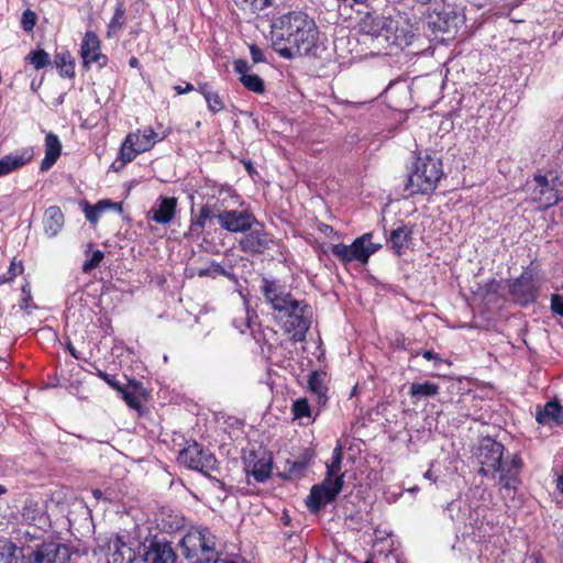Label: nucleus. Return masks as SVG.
Here are the masks:
<instances>
[{"label": "nucleus", "mask_w": 563, "mask_h": 563, "mask_svg": "<svg viewBox=\"0 0 563 563\" xmlns=\"http://www.w3.org/2000/svg\"><path fill=\"white\" fill-rule=\"evenodd\" d=\"M125 400L126 402L131 406V407H134V399L132 397H130L129 395L125 396Z\"/></svg>", "instance_id": "obj_59"}, {"label": "nucleus", "mask_w": 563, "mask_h": 563, "mask_svg": "<svg viewBox=\"0 0 563 563\" xmlns=\"http://www.w3.org/2000/svg\"><path fill=\"white\" fill-rule=\"evenodd\" d=\"M463 19L453 10L442 11L430 16L429 24L432 26L434 32L443 34H454Z\"/></svg>", "instance_id": "obj_25"}, {"label": "nucleus", "mask_w": 563, "mask_h": 563, "mask_svg": "<svg viewBox=\"0 0 563 563\" xmlns=\"http://www.w3.org/2000/svg\"><path fill=\"white\" fill-rule=\"evenodd\" d=\"M499 289V283L492 278L486 280L483 285L479 286V291L484 297L496 294Z\"/></svg>", "instance_id": "obj_48"}, {"label": "nucleus", "mask_w": 563, "mask_h": 563, "mask_svg": "<svg viewBox=\"0 0 563 563\" xmlns=\"http://www.w3.org/2000/svg\"><path fill=\"white\" fill-rule=\"evenodd\" d=\"M255 317L251 314L250 310H245V317L242 322H240L238 319L233 320V325L241 332L245 333L247 329L252 330V325L254 323Z\"/></svg>", "instance_id": "obj_46"}, {"label": "nucleus", "mask_w": 563, "mask_h": 563, "mask_svg": "<svg viewBox=\"0 0 563 563\" xmlns=\"http://www.w3.org/2000/svg\"><path fill=\"white\" fill-rule=\"evenodd\" d=\"M196 274L199 277H210L214 279L219 276H223L230 280H236L235 274L232 272V269H227L224 266L217 262H211L206 267L199 268Z\"/></svg>", "instance_id": "obj_34"}, {"label": "nucleus", "mask_w": 563, "mask_h": 563, "mask_svg": "<svg viewBox=\"0 0 563 563\" xmlns=\"http://www.w3.org/2000/svg\"><path fill=\"white\" fill-rule=\"evenodd\" d=\"M364 563H373V560L368 559L367 561H365Z\"/></svg>", "instance_id": "obj_63"}, {"label": "nucleus", "mask_w": 563, "mask_h": 563, "mask_svg": "<svg viewBox=\"0 0 563 563\" xmlns=\"http://www.w3.org/2000/svg\"><path fill=\"white\" fill-rule=\"evenodd\" d=\"M21 24L24 31L31 32L36 24V14L27 9L22 13Z\"/></svg>", "instance_id": "obj_45"}, {"label": "nucleus", "mask_w": 563, "mask_h": 563, "mask_svg": "<svg viewBox=\"0 0 563 563\" xmlns=\"http://www.w3.org/2000/svg\"><path fill=\"white\" fill-rule=\"evenodd\" d=\"M170 130L167 129L162 132H156L152 128L137 130L126 135L120 148V159L122 165L132 162L136 155L150 151L157 142L163 141L169 134Z\"/></svg>", "instance_id": "obj_10"}, {"label": "nucleus", "mask_w": 563, "mask_h": 563, "mask_svg": "<svg viewBox=\"0 0 563 563\" xmlns=\"http://www.w3.org/2000/svg\"><path fill=\"white\" fill-rule=\"evenodd\" d=\"M179 463L190 470L207 473L216 467L217 460L213 454L202 449L197 442L187 444L178 455Z\"/></svg>", "instance_id": "obj_14"}, {"label": "nucleus", "mask_w": 563, "mask_h": 563, "mask_svg": "<svg viewBox=\"0 0 563 563\" xmlns=\"http://www.w3.org/2000/svg\"><path fill=\"white\" fill-rule=\"evenodd\" d=\"M550 308L554 314L563 318V295L553 294L551 296Z\"/></svg>", "instance_id": "obj_49"}, {"label": "nucleus", "mask_w": 563, "mask_h": 563, "mask_svg": "<svg viewBox=\"0 0 563 563\" xmlns=\"http://www.w3.org/2000/svg\"><path fill=\"white\" fill-rule=\"evenodd\" d=\"M124 14H125V11H124L122 4H118L114 9V14L111 18V20L107 26L108 37H112V36L117 35L119 31H121V29L124 25V21H125Z\"/></svg>", "instance_id": "obj_38"}, {"label": "nucleus", "mask_w": 563, "mask_h": 563, "mask_svg": "<svg viewBox=\"0 0 563 563\" xmlns=\"http://www.w3.org/2000/svg\"><path fill=\"white\" fill-rule=\"evenodd\" d=\"M262 291L274 311L280 328L290 334L294 342L303 341L310 328L312 310L302 300L296 299L277 280L264 278Z\"/></svg>", "instance_id": "obj_3"}, {"label": "nucleus", "mask_w": 563, "mask_h": 563, "mask_svg": "<svg viewBox=\"0 0 563 563\" xmlns=\"http://www.w3.org/2000/svg\"><path fill=\"white\" fill-rule=\"evenodd\" d=\"M25 59L34 66L35 69L44 68L49 65V55L44 49L32 51Z\"/></svg>", "instance_id": "obj_40"}, {"label": "nucleus", "mask_w": 563, "mask_h": 563, "mask_svg": "<svg viewBox=\"0 0 563 563\" xmlns=\"http://www.w3.org/2000/svg\"><path fill=\"white\" fill-rule=\"evenodd\" d=\"M80 55L86 67L92 63L103 67L108 62L107 56L101 54L100 40L92 31H87L85 34L80 45Z\"/></svg>", "instance_id": "obj_19"}, {"label": "nucleus", "mask_w": 563, "mask_h": 563, "mask_svg": "<svg viewBox=\"0 0 563 563\" xmlns=\"http://www.w3.org/2000/svg\"><path fill=\"white\" fill-rule=\"evenodd\" d=\"M0 563H21L16 549L12 545H5L0 549Z\"/></svg>", "instance_id": "obj_44"}, {"label": "nucleus", "mask_w": 563, "mask_h": 563, "mask_svg": "<svg viewBox=\"0 0 563 563\" xmlns=\"http://www.w3.org/2000/svg\"><path fill=\"white\" fill-rule=\"evenodd\" d=\"M54 65L63 78L75 76V62L69 52L57 53L54 57Z\"/></svg>", "instance_id": "obj_33"}, {"label": "nucleus", "mask_w": 563, "mask_h": 563, "mask_svg": "<svg viewBox=\"0 0 563 563\" xmlns=\"http://www.w3.org/2000/svg\"><path fill=\"white\" fill-rule=\"evenodd\" d=\"M115 203L109 201V200H101L96 206H89L87 205L84 212L86 216V219L90 223H97L100 219V216L103 211L110 208H114Z\"/></svg>", "instance_id": "obj_37"}, {"label": "nucleus", "mask_w": 563, "mask_h": 563, "mask_svg": "<svg viewBox=\"0 0 563 563\" xmlns=\"http://www.w3.org/2000/svg\"><path fill=\"white\" fill-rule=\"evenodd\" d=\"M44 530H37L35 527H29L26 529L20 528L18 530V542L21 544L20 554L30 552L31 549H34V544L38 542H43L41 540L42 532Z\"/></svg>", "instance_id": "obj_30"}, {"label": "nucleus", "mask_w": 563, "mask_h": 563, "mask_svg": "<svg viewBox=\"0 0 563 563\" xmlns=\"http://www.w3.org/2000/svg\"><path fill=\"white\" fill-rule=\"evenodd\" d=\"M177 555L172 544L164 540H153L145 548L144 563H176Z\"/></svg>", "instance_id": "obj_20"}, {"label": "nucleus", "mask_w": 563, "mask_h": 563, "mask_svg": "<svg viewBox=\"0 0 563 563\" xmlns=\"http://www.w3.org/2000/svg\"><path fill=\"white\" fill-rule=\"evenodd\" d=\"M174 89L176 90V92L178 95H183V93L192 91L195 89V87H194V85L187 82L185 86L177 85V86L174 87Z\"/></svg>", "instance_id": "obj_54"}, {"label": "nucleus", "mask_w": 563, "mask_h": 563, "mask_svg": "<svg viewBox=\"0 0 563 563\" xmlns=\"http://www.w3.org/2000/svg\"><path fill=\"white\" fill-rule=\"evenodd\" d=\"M45 156L41 162V172L49 170L62 153V143L56 134L48 132L45 136Z\"/></svg>", "instance_id": "obj_26"}, {"label": "nucleus", "mask_w": 563, "mask_h": 563, "mask_svg": "<svg viewBox=\"0 0 563 563\" xmlns=\"http://www.w3.org/2000/svg\"><path fill=\"white\" fill-rule=\"evenodd\" d=\"M308 388L310 393L316 396L318 402L320 405L325 404L327 401V387L323 383V379L320 374L313 372L310 374L308 379Z\"/></svg>", "instance_id": "obj_36"}, {"label": "nucleus", "mask_w": 563, "mask_h": 563, "mask_svg": "<svg viewBox=\"0 0 563 563\" xmlns=\"http://www.w3.org/2000/svg\"><path fill=\"white\" fill-rule=\"evenodd\" d=\"M13 278L11 277V275L9 273H4V274H1L0 275V285H3L5 283H9L10 280H12Z\"/></svg>", "instance_id": "obj_56"}, {"label": "nucleus", "mask_w": 563, "mask_h": 563, "mask_svg": "<svg viewBox=\"0 0 563 563\" xmlns=\"http://www.w3.org/2000/svg\"><path fill=\"white\" fill-rule=\"evenodd\" d=\"M181 554L189 563H210L217 558L216 537L208 528H192L180 541Z\"/></svg>", "instance_id": "obj_8"}, {"label": "nucleus", "mask_w": 563, "mask_h": 563, "mask_svg": "<svg viewBox=\"0 0 563 563\" xmlns=\"http://www.w3.org/2000/svg\"><path fill=\"white\" fill-rule=\"evenodd\" d=\"M443 175L442 162L429 154L419 155L409 169L405 191L408 196L432 192Z\"/></svg>", "instance_id": "obj_7"}, {"label": "nucleus", "mask_w": 563, "mask_h": 563, "mask_svg": "<svg viewBox=\"0 0 563 563\" xmlns=\"http://www.w3.org/2000/svg\"><path fill=\"white\" fill-rule=\"evenodd\" d=\"M22 294L23 297L20 301V308L30 314L32 310L35 308V305L32 302V297L30 289H27V285H24L22 287Z\"/></svg>", "instance_id": "obj_47"}, {"label": "nucleus", "mask_w": 563, "mask_h": 563, "mask_svg": "<svg viewBox=\"0 0 563 563\" xmlns=\"http://www.w3.org/2000/svg\"><path fill=\"white\" fill-rule=\"evenodd\" d=\"M364 43L372 45L378 54L393 55L411 45L418 36V29L409 19L365 14L360 22Z\"/></svg>", "instance_id": "obj_2"}, {"label": "nucleus", "mask_w": 563, "mask_h": 563, "mask_svg": "<svg viewBox=\"0 0 563 563\" xmlns=\"http://www.w3.org/2000/svg\"><path fill=\"white\" fill-rule=\"evenodd\" d=\"M234 3L244 11L257 13L272 4V0H234Z\"/></svg>", "instance_id": "obj_39"}, {"label": "nucleus", "mask_w": 563, "mask_h": 563, "mask_svg": "<svg viewBox=\"0 0 563 563\" xmlns=\"http://www.w3.org/2000/svg\"><path fill=\"white\" fill-rule=\"evenodd\" d=\"M197 90L203 96L209 111L218 113L224 109V103L221 97L208 82L199 84Z\"/></svg>", "instance_id": "obj_31"}, {"label": "nucleus", "mask_w": 563, "mask_h": 563, "mask_svg": "<svg viewBox=\"0 0 563 563\" xmlns=\"http://www.w3.org/2000/svg\"><path fill=\"white\" fill-rule=\"evenodd\" d=\"M7 493V488L3 485H0V495H3Z\"/></svg>", "instance_id": "obj_61"}, {"label": "nucleus", "mask_w": 563, "mask_h": 563, "mask_svg": "<svg viewBox=\"0 0 563 563\" xmlns=\"http://www.w3.org/2000/svg\"><path fill=\"white\" fill-rule=\"evenodd\" d=\"M424 477L428 479H432V472L429 470L424 473Z\"/></svg>", "instance_id": "obj_60"}, {"label": "nucleus", "mask_w": 563, "mask_h": 563, "mask_svg": "<svg viewBox=\"0 0 563 563\" xmlns=\"http://www.w3.org/2000/svg\"><path fill=\"white\" fill-rule=\"evenodd\" d=\"M541 286V277L533 268L528 266L519 277L511 282L509 294L516 303L527 307L538 299Z\"/></svg>", "instance_id": "obj_11"}, {"label": "nucleus", "mask_w": 563, "mask_h": 563, "mask_svg": "<svg viewBox=\"0 0 563 563\" xmlns=\"http://www.w3.org/2000/svg\"><path fill=\"white\" fill-rule=\"evenodd\" d=\"M98 376L103 379L106 383H108L110 386L112 387H118L117 384H115V379L113 376L107 374L106 372H102V371H98Z\"/></svg>", "instance_id": "obj_53"}, {"label": "nucleus", "mask_w": 563, "mask_h": 563, "mask_svg": "<svg viewBox=\"0 0 563 563\" xmlns=\"http://www.w3.org/2000/svg\"><path fill=\"white\" fill-rule=\"evenodd\" d=\"M108 551V563H133L135 559L134 550L119 534L109 539Z\"/></svg>", "instance_id": "obj_22"}, {"label": "nucleus", "mask_w": 563, "mask_h": 563, "mask_svg": "<svg viewBox=\"0 0 563 563\" xmlns=\"http://www.w3.org/2000/svg\"><path fill=\"white\" fill-rule=\"evenodd\" d=\"M103 257L104 253L102 251H93L91 256L84 262L81 267L82 272L87 274L90 273L92 269L97 268L100 265Z\"/></svg>", "instance_id": "obj_43"}, {"label": "nucleus", "mask_w": 563, "mask_h": 563, "mask_svg": "<svg viewBox=\"0 0 563 563\" xmlns=\"http://www.w3.org/2000/svg\"><path fill=\"white\" fill-rule=\"evenodd\" d=\"M64 213L57 206L48 207L44 212L43 229L47 238H55L64 227Z\"/></svg>", "instance_id": "obj_27"}, {"label": "nucleus", "mask_w": 563, "mask_h": 563, "mask_svg": "<svg viewBox=\"0 0 563 563\" xmlns=\"http://www.w3.org/2000/svg\"><path fill=\"white\" fill-rule=\"evenodd\" d=\"M342 446L338 444L333 452L332 459L325 464V477L320 484L311 487L306 499L308 509L318 514L324 506L335 500L344 485V474L342 473Z\"/></svg>", "instance_id": "obj_5"}, {"label": "nucleus", "mask_w": 563, "mask_h": 563, "mask_svg": "<svg viewBox=\"0 0 563 563\" xmlns=\"http://www.w3.org/2000/svg\"><path fill=\"white\" fill-rule=\"evenodd\" d=\"M307 462L296 460V461H287L286 472L288 477L290 478H300L305 475V471L307 468Z\"/></svg>", "instance_id": "obj_41"}, {"label": "nucleus", "mask_w": 563, "mask_h": 563, "mask_svg": "<svg viewBox=\"0 0 563 563\" xmlns=\"http://www.w3.org/2000/svg\"><path fill=\"white\" fill-rule=\"evenodd\" d=\"M250 53H251L252 60L254 63L257 64V63H262V62L265 60L264 53H263V51L258 46L251 45L250 46Z\"/></svg>", "instance_id": "obj_50"}, {"label": "nucleus", "mask_w": 563, "mask_h": 563, "mask_svg": "<svg viewBox=\"0 0 563 563\" xmlns=\"http://www.w3.org/2000/svg\"><path fill=\"white\" fill-rule=\"evenodd\" d=\"M411 235V230L402 225L394 230L390 234V244L395 253L400 255L407 247Z\"/></svg>", "instance_id": "obj_35"}, {"label": "nucleus", "mask_w": 563, "mask_h": 563, "mask_svg": "<svg viewBox=\"0 0 563 563\" xmlns=\"http://www.w3.org/2000/svg\"><path fill=\"white\" fill-rule=\"evenodd\" d=\"M22 558L25 563H69L70 551L67 545L54 541L38 542Z\"/></svg>", "instance_id": "obj_13"}, {"label": "nucleus", "mask_w": 563, "mask_h": 563, "mask_svg": "<svg viewBox=\"0 0 563 563\" xmlns=\"http://www.w3.org/2000/svg\"><path fill=\"white\" fill-rule=\"evenodd\" d=\"M220 210L216 208V206H211L210 203H205L200 210L199 214L196 219H191L189 232L192 235L199 236L205 229L207 221L211 219L218 220V212Z\"/></svg>", "instance_id": "obj_29"}, {"label": "nucleus", "mask_w": 563, "mask_h": 563, "mask_svg": "<svg viewBox=\"0 0 563 563\" xmlns=\"http://www.w3.org/2000/svg\"><path fill=\"white\" fill-rule=\"evenodd\" d=\"M34 156L33 148L26 147L10 153L0 158V177L23 167L32 161Z\"/></svg>", "instance_id": "obj_24"}, {"label": "nucleus", "mask_w": 563, "mask_h": 563, "mask_svg": "<svg viewBox=\"0 0 563 563\" xmlns=\"http://www.w3.org/2000/svg\"><path fill=\"white\" fill-rule=\"evenodd\" d=\"M93 495H95L96 497H99V495H101V492H100V490H95V492H93Z\"/></svg>", "instance_id": "obj_62"}, {"label": "nucleus", "mask_w": 563, "mask_h": 563, "mask_svg": "<svg viewBox=\"0 0 563 563\" xmlns=\"http://www.w3.org/2000/svg\"><path fill=\"white\" fill-rule=\"evenodd\" d=\"M556 487L563 494V473L558 478Z\"/></svg>", "instance_id": "obj_58"}, {"label": "nucleus", "mask_w": 563, "mask_h": 563, "mask_svg": "<svg viewBox=\"0 0 563 563\" xmlns=\"http://www.w3.org/2000/svg\"><path fill=\"white\" fill-rule=\"evenodd\" d=\"M20 525L45 530L49 526V517L38 501L27 499L21 509Z\"/></svg>", "instance_id": "obj_18"}, {"label": "nucleus", "mask_w": 563, "mask_h": 563, "mask_svg": "<svg viewBox=\"0 0 563 563\" xmlns=\"http://www.w3.org/2000/svg\"><path fill=\"white\" fill-rule=\"evenodd\" d=\"M245 472L257 483L266 482L273 470V455L265 450L251 451L244 459Z\"/></svg>", "instance_id": "obj_16"}, {"label": "nucleus", "mask_w": 563, "mask_h": 563, "mask_svg": "<svg viewBox=\"0 0 563 563\" xmlns=\"http://www.w3.org/2000/svg\"><path fill=\"white\" fill-rule=\"evenodd\" d=\"M319 29L303 11H290L272 23V42L275 51L286 59L313 54L318 47Z\"/></svg>", "instance_id": "obj_1"}, {"label": "nucleus", "mask_w": 563, "mask_h": 563, "mask_svg": "<svg viewBox=\"0 0 563 563\" xmlns=\"http://www.w3.org/2000/svg\"><path fill=\"white\" fill-rule=\"evenodd\" d=\"M485 510L482 507H473L465 498H457L448 504L445 514L452 520L457 532L473 536L477 541H484L494 529L484 519Z\"/></svg>", "instance_id": "obj_6"}, {"label": "nucleus", "mask_w": 563, "mask_h": 563, "mask_svg": "<svg viewBox=\"0 0 563 563\" xmlns=\"http://www.w3.org/2000/svg\"><path fill=\"white\" fill-rule=\"evenodd\" d=\"M372 233H365L355 239L351 245L343 243L333 244L331 247L332 254L343 263L358 261L366 264L372 254L379 247V244L372 243Z\"/></svg>", "instance_id": "obj_12"}, {"label": "nucleus", "mask_w": 563, "mask_h": 563, "mask_svg": "<svg viewBox=\"0 0 563 563\" xmlns=\"http://www.w3.org/2000/svg\"><path fill=\"white\" fill-rule=\"evenodd\" d=\"M536 419L540 424H563V407L556 400L548 401Z\"/></svg>", "instance_id": "obj_28"}, {"label": "nucleus", "mask_w": 563, "mask_h": 563, "mask_svg": "<svg viewBox=\"0 0 563 563\" xmlns=\"http://www.w3.org/2000/svg\"><path fill=\"white\" fill-rule=\"evenodd\" d=\"M422 356L427 360V361H434L435 363H439L442 361V358L440 357V355L431 350H427V351H423L422 352Z\"/></svg>", "instance_id": "obj_52"}, {"label": "nucleus", "mask_w": 563, "mask_h": 563, "mask_svg": "<svg viewBox=\"0 0 563 563\" xmlns=\"http://www.w3.org/2000/svg\"><path fill=\"white\" fill-rule=\"evenodd\" d=\"M66 349L69 351V353L76 358V360H80V356L77 354V351L76 349L74 347V345L68 342L67 345H66Z\"/></svg>", "instance_id": "obj_55"}, {"label": "nucleus", "mask_w": 563, "mask_h": 563, "mask_svg": "<svg viewBox=\"0 0 563 563\" xmlns=\"http://www.w3.org/2000/svg\"><path fill=\"white\" fill-rule=\"evenodd\" d=\"M234 71L240 76L241 84L250 91L262 93L265 90L264 80L256 74H251V66L245 59H236L233 63Z\"/></svg>", "instance_id": "obj_23"}, {"label": "nucleus", "mask_w": 563, "mask_h": 563, "mask_svg": "<svg viewBox=\"0 0 563 563\" xmlns=\"http://www.w3.org/2000/svg\"><path fill=\"white\" fill-rule=\"evenodd\" d=\"M218 222L230 233H246L256 223V218L249 209H225L218 212Z\"/></svg>", "instance_id": "obj_15"}, {"label": "nucleus", "mask_w": 563, "mask_h": 563, "mask_svg": "<svg viewBox=\"0 0 563 563\" xmlns=\"http://www.w3.org/2000/svg\"><path fill=\"white\" fill-rule=\"evenodd\" d=\"M440 386L433 382L412 383L409 388V396L416 400L433 397L439 394Z\"/></svg>", "instance_id": "obj_32"}, {"label": "nucleus", "mask_w": 563, "mask_h": 563, "mask_svg": "<svg viewBox=\"0 0 563 563\" xmlns=\"http://www.w3.org/2000/svg\"><path fill=\"white\" fill-rule=\"evenodd\" d=\"M177 205V198L159 196L148 211V218L157 224H168L176 216Z\"/></svg>", "instance_id": "obj_21"}, {"label": "nucleus", "mask_w": 563, "mask_h": 563, "mask_svg": "<svg viewBox=\"0 0 563 563\" xmlns=\"http://www.w3.org/2000/svg\"><path fill=\"white\" fill-rule=\"evenodd\" d=\"M129 65H130V67H132V68H136V67H139V66H140V62H139V59H137L136 57H134V56H133V57H131V58L129 59Z\"/></svg>", "instance_id": "obj_57"}, {"label": "nucleus", "mask_w": 563, "mask_h": 563, "mask_svg": "<svg viewBox=\"0 0 563 563\" xmlns=\"http://www.w3.org/2000/svg\"><path fill=\"white\" fill-rule=\"evenodd\" d=\"M272 235L264 230V224L256 220L253 228L240 240L241 251L249 254H262L269 249Z\"/></svg>", "instance_id": "obj_17"}, {"label": "nucleus", "mask_w": 563, "mask_h": 563, "mask_svg": "<svg viewBox=\"0 0 563 563\" xmlns=\"http://www.w3.org/2000/svg\"><path fill=\"white\" fill-rule=\"evenodd\" d=\"M23 272V267L21 263L16 264L15 262H11L10 267L7 273L11 275L12 278L20 275Z\"/></svg>", "instance_id": "obj_51"}, {"label": "nucleus", "mask_w": 563, "mask_h": 563, "mask_svg": "<svg viewBox=\"0 0 563 563\" xmlns=\"http://www.w3.org/2000/svg\"><path fill=\"white\" fill-rule=\"evenodd\" d=\"M292 413L295 419H303L311 417L310 406L305 398L297 399L292 404Z\"/></svg>", "instance_id": "obj_42"}, {"label": "nucleus", "mask_w": 563, "mask_h": 563, "mask_svg": "<svg viewBox=\"0 0 563 563\" xmlns=\"http://www.w3.org/2000/svg\"><path fill=\"white\" fill-rule=\"evenodd\" d=\"M504 445L490 438L481 441L477 460L481 464L479 473L494 478L498 474L499 484L506 490H516L520 483L519 474L522 468V459L514 454L510 460L504 457Z\"/></svg>", "instance_id": "obj_4"}, {"label": "nucleus", "mask_w": 563, "mask_h": 563, "mask_svg": "<svg viewBox=\"0 0 563 563\" xmlns=\"http://www.w3.org/2000/svg\"><path fill=\"white\" fill-rule=\"evenodd\" d=\"M526 192L540 209H549L563 200V175L553 172L536 174L531 181H527Z\"/></svg>", "instance_id": "obj_9"}]
</instances>
